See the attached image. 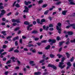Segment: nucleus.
<instances>
[{
  "label": "nucleus",
  "instance_id": "nucleus-1",
  "mask_svg": "<svg viewBox=\"0 0 75 75\" xmlns=\"http://www.w3.org/2000/svg\"><path fill=\"white\" fill-rule=\"evenodd\" d=\"M61 26L62 25L60 23H57V25L56 26V29L58 31V32L59 33L61 34Z\"/></svg>",
  "mask_w": 75,
  "mask_h": 75
},
{
  "label": "nucleus",
  "instance_id": "nucleus-2",
  "mask_svg": "<svg viewBox=\"0 0 75 75\" xmlns=\"http://www.w3.org/2000/svg\"><path fill=\"white\" fill-rule=\"evenodd\" d=\"M64 60H61V62L59 63V68H61V69H63L65 67V65H64L62 66V65H64Z\"/></svg>",
  "mask_w": 75,
  "mask_h": 75
},
{
  "label": "nucleus",
  "instance_id": "nucleus-3",
  "mask_svg": "<svg viewBox=\"0 0 75 75\" xmlns=\"http://www.w3.org/2000/svg\"><path fill=\"white\" fill-rule=\"evenodd\" d=\"M48 67H51V68H52L53 69H57V68L56 66H55L54 65L51 64H49L48 65Z\"/></svg>",
  "mask_w": 75,
  "mask_h": 75
},
{
  "label": "nucleus",
  "instance_id": "nucleus-4",
  "mask_svg": "<svg viewBox=\"0 0 75 75\" xmlns=\"http://www.w3.org/2000/svg\"><path fill=\"white\" fill-rule=\"evenodd\" d=\"M25 10H24L23 11L24 13H28V10H29V9H28V7H27L26 6H25Z\"/></svg>",
  "mask_w": 75,
  "mask_h": 75
},
{
  "label": "nucleus",
  "instance_id": "nucleus-5",
  "mask_svg": "<svg viewBox=\"0 0 75 75\" xmlns=\"http://www.w3.org/2000/svg\"><path fill=\"white\" fill-rule=\"evenodd\" d=\"M38 30H34L32 32L31 34H38Z\"/></svg>",
  "mask_w": 75,
  "mask_h": 75
},
{
  "label": "nucleus",
  "instance_id": "nucleus-6",
  "mask_svg": "<svg viewBox=\"0 0 75 75\" xmlns=\"http://www.w3.org/2000/svg\"><path fill=\"white\" fill-rule=\"evenodd\" d=\"M69 1L70 2V4L71 5H75V3L72 1V0H69Z\"/></svg>",
  "mask_w": 75,
  "mask_h": 75
},
{
  "label": "nucleus",
  "instance_id": "nucleus-7",
  "mask_svg": "<svg viewBox=\"0 0 75 75\" xmlns=\"http://www.w3.org/2000/svg\"><path fill=\"white\" fill-rule=\"evenodd\" d=\"M6 33V31H2L1 32V34H3L5 36L7 35V33Z\"/></svg>",
  "mask_w": 75,
  "mask_h": 75
},
{
  "label": "nucleus",
  "instance_id": "nucleus-8",
  "mask_svg": "<svg viewBox=\"0 0 75 75\" xmlns=\"http://www.w3.org/2000/svg\"><path fill=\"white\" fill-rule=\"evenodd\" d=\"M34 74V75H39L41 74V73L39 71H38V72H35Z\"/></svg>",
  "mask_w": 75,
  "mask_h": 75
},
{
  "label": "nucleus",
  "instance_id": "nucleus-9",
  "mask_svg": "<svg viewBox=\"0 0 75 75\" xmlns=\"http://www.w3.org/2000/svg\"><path fill=\"white\" fill-rule=\"evenodd\" d=\"M32 37L33 38H34L35 41H38V40H39V38H35V36H33Z\"/></svg>",
  "mask_w": 75,
  "mask_h": 75
},
{
  "label": "nucleus",
  "instance_id": "nucleus-10",
  "mask_svg": "<svg viewBox=\"0 0 75 75\" xmlns=\"http://www.w3.org/2000/svg\"><path fill=\"white\" fill-rule=\"evenodd\" d=\"M67 33L69 35H72L74 33L72 32L69 31L67 32Z\"/></svg>",
  "mask_w": 75,
  "mask_h": 75
},
{
  "label": "nucleus",
  "instance_id": "nucleus-11",
  "mask_svg": "<svg viewBox=\"0 0 75 75\" xmlns=\"http://www.w3.org/2000/svg\"><path fill=\"white\" fill-rule=\"evenodd\" d=\"M67 13V11H63L62 12V14L63 15L65 16L66 15V13Z\"/></svg>",
  "mask_w": 75,
  "mask_h": 75
},
{
  "label": "nucleus",
  "instance_id": "nucleus-12",
  "mask_svg": "<svg viewBox=\"0 0 75 75\" xmlns=\"http://www.w3.org/2000/svg\"><path fill=\"white\" fill-rule=\"evenodd\" d=\"M55 55L52 54H51L50 55V57L52 58H54V57H55Z\"/></svg>",
  "mask_w": 75,
  "mask_h": 75
},
{
  "label": "nucleus",
  "instance_id": "nucleus-13",
  "mask_svg": "<svg viewBox=\"0 0 75 75\" xmlns=\"http://www.w3.org/2000/svg\"><path fill=\"white\" fill-rule=\"evenodd\" d=\"M1 13L2 14H3L4 15V14H5L6 13V11H5L3 9L1 11Z\"/></svg>",
  "mask_w": 75,
  "mask_h": 75
},
{
  "label": "nucleus",
  "instance_id": "nucleus-14",
  "mask_svg": "<svg viewBox=\"0 0 75 75\" xmlns=\"http://www.w3.org/2000/svg\"><path fill=\"white\" fill-rule=\"evenodd\" d=\"M18 36H17L16 37L13 38V40H12V41H16V40H17V39H18Z\"/></svg>",
  "mask_w": 75,
  "mask_h": 75
},
{
  "label": "nucleus",
  "instance_id": "nucleus-15",
  "mask_svg": "<svg viewBox=\"0 0 75 75\" xmlns=\"http://www.w3.org/2000/svg\"><path fill=\"white\" fill-rule=\"evenodd\" d=\"M67 41L66 42V44L68 45V44H69V39L68 38L67 40Z\"/></svg>",
  "mask_w": 75,
  "mask_h": 75
},
{
  "label": "nucleus",
  "instance_id": "nucleus-16",
  "mask_svg": "<svg viewBox=\"0 0 75 75\" xmlns=\"http://www.w3.org/2000/svg\"><path fill=\"white\" fill-rule=\"evenodd\" d=\"M48 6V4H44L42 6V8H45Z\"/></svg>",
  "mask_w": 75,
  "mask_h": 75
},
{
  "label": "nucleus",
  "instance_id": "nucleus-17",
  "mask_svg": "<svg viewBox=\"0 0 75 75\" xmlns=\"http://www.w3.org/2000/svg\"><path fill=\"white\" fill-rule=\"evenodd\" d=\"M57 56L59 58H61V57H62V55H60V54H57Z\"/></svg>",
  "mask_w": 75,
  "mask_h": 75
},
{
  "label": "nucleus",
  "instance_id": "nucleus-18",
  "mask_svg": "<svg viewBox=\"0 0 75 75\" xmlns=\"http://www.w3.org/2000/svg\"><path fill=\"white\" fill-rule=\"evenodd\" d=\"M24 24L25 25H29L30 24V23L28 21H25L24 22Z\"/></svg>",
  "mask_w": 75,
  "mask_h": 75
},
{
  "label": "nucleus",
  "instance_id": "nucleus-19",
  "mask_svg": "<svg viewBox=\"0 0 75 75\" xmlns=\"http://www.w3.org/2000/svg\"><path fill=\"white\" fill-rule=\"evenodd\" d=\"M20 19H16V22L17 23H20L21 22L20 21Z\"/></svg>",
  "mask_w": 75,
  "mask_h": 75
},
{
  "label": "nucleus",
  "instance_id": "nucleus-20",
  "mask_svg": "<svg viewBox=\"0 0 75 75\" xmlns=\"http://www.w3.org/2000/svg\"><path fill=\"white\" fill-rule=\"evenodd\" d=\"M50 45H48L45 48V50H48L49 49H50Z\"/></svg>",
  "mask_w": 75,
  "mask_h": 75
},
{
  "label": "nucleus",
  "instance_id": "nucleus-21",
  "mask_svg": "<svg viewBox=\"0 0 75 75\" xmlns=\"http://www.w3.org/2000/svg\"><path fill=\"white\" fill-rule=\"evenodd\" d=\"M48 12H49V10L46 11L44 13V14H45V15H47V14H48Z\"/></svg>",
  "mask_w": 75,
  "mask_h": 75
},
{
  "label": "nucleus",
  "instance_id": "nucleus-22",
  "mask_svg": "<svg viewBox=\"0 0 75 75\" xmlns=\"http://www.w3.org/2000/svg\"><path fill=\"white\" fill-rule=\"evenodd\" d=\"M66 55H67V57L68 58H69V57H70V54H69L68 52H67L66 53Z\"/></svg>",
  "mask_w": 75,
  "mask_h": 75
},
{
  "label": "nucleus",
  "instance_id": "nucleus-23",
  "mask_svg": "<svg viewBox=\"0 0 75 75\" xmlns=\"http://www.w3.org/2000/svg\"><path fill=\"white\" fill-rule=\"evenodd\" d=\"M60 4H61V2L59 1V2H57L55 4L56 5H59Z\"/></svg>",
  "mask_w": 75,
  "mask_h": 75
},
{
  "label": "nucleus",
  "instance_id": "nucleus-24",
  "mask_svg": "<svg viewBox=\"0 0 75 75\" xmlns=\"http://www.w3.org/2000/svg\"><path fill=\"white\" fill-rule=\"evenodd\" d=\"M34 46L32 44L28 45H27V47H29V48H30V47H34Z\"/></svg>",
  "mask_w": 75,
  "mask_h": 75
},
{
  "label": "nucleus",
  "instance_id": "nucleus-25",
  "mask_svg": "<svg viewBox=\"0 0 75 75\" xmlns=\"http://www.w3.org/2000/svg\"><path fill=\"white\" fill-rule=\"evenodd\" d=\"M11 60H9V61H8L6 63V64L7 65L8 64H10L11 63Z\"/></svg>",
  "mask_w": 75,
  "mask_h": 75
},
{
  "label": "nucleus",
  "instance_id": "nucleus-26",
  "mask_svg": "<svg viewBox=\"0 0 75 75\" xmlns=\"http://www.w3.org/2000/svg\"><path fill=\"white\" fill-rule=\"evenodd\" d=\"M14 52L18 53V52H19V50L17 49H16L14 50Z\"/></svg>",
  "mask_w": 75,
  "mask_h": 75
},
{
  "label": "nucleus",
  "instance_id": "nucleus-27",
  "mask_svg": "<svg viewBox=\"0 0 75 75\" xmlns=\"http://www.w3.org/2000/svg\"><path fill=\"white\" fill-rule=\"evenodd\" d=\"M67 64L68 66H69V67H71V62H68L67 63Z\"/></svg>",
  "mask_w": 75,
  "mask_h": 75
},
{
  "label": "nucleus",
  "instance_id": "nucleus-28",
  "mask_svg": "<svg viewBox=\"0 0 75 75\" xmlns=\"http://www.w3.org/2000/svg\"><path fill=\"white\" fill-rule=\"evenodd\" d=\"M64 42H59V45L60 46H61V45H62V44L63 43H64Z\"/></svg>",
  "mask_w": 75,
  "mask_h": 75
},
{
  "label": "nucleus",
  "instance_id": "nucleus-29",
  "mask_svg": "<svg viewBox=\"0 0 75 75\" xmlns=\"http://www.w3.org/2000/svg\"><path fill=\"white\" fill-rule=\"evenodd\" d=\"M47 42V40H44L42 41V43H46Z\"/></svg>",
  "mask_w": 75,
  "mask_h": 75
},
{
  "label": "nucleus",
  "instance_id": "nucleus-30",
  "mask_svg": "<svg viewBox=\"0 0 75 75\" xmlns=\"http://www.w3.org/2000/svg\"><path fill=\"white\" fill-rule=\"evenodd\" d=\"M44 61H45V59H43V60H40L39 62L40 63H42V62H44Z\"/></svg>",
  "mask_w": 75,
  "mask_h": 75
},
{
  "label": "nucleus",
  "instance_id": "nucleus-31",
  "mask_svg": "<svg viewBox=\"0 0 75 75\" xmlns=\"http://www.w3.org/2000/svg\"><path fill=\"white\" fill-rule=\"evenodd\" d=\"M56 42V40H55L52 39V43H55Z\"/></svg>",
  "mask_w": 75,
  "mask_h": 75
},
{
  "label": "nucleus",
  "instance_id": "nucleus-32",
  "mask_svg": "<svg viewBox=\"0 0 75 75\" xmlns=\"http://www.w3.org/2000/svg\"><path fill=\"white\" fill-rule=\"evenodd\" d=\"M70 26H71V27H75V24H72L70 25Z\"/></svg>",
  "mask_w": 75,
  "mask_h": 75
},
{
  "label": "nucleus",
  "instance_id": "nucleus-33",
  "mask_svg": "<svg viewBox=\"0 0 75 75\" xmlns=\"http://www.w3.org/2000/svg\"><path fill=\"white\" fill-rule=\"evenodd\" d=\"M15 6L16 7H18V8L20 7V5H19V4H16V5H15Z\"/></svg>",
  "mask_w": 75,
  "mask_h": 75
},
{
  "label": "nucleus",
  "instance_id": "nucleus-34",
  "mask_svg": "<svg viewBox=\"0 0 75 75\" xmlns=\"http://www.w3.org/2000/svg\"><path fill=\"white\" fill-rule=\"evenodd\" d=\"M12 21L13 23H16V20L13 19L12 20Z\"/></svg>",
  "mask_w": 75,
  "mask_h": 75
},
{
  "label": "nucleus",
  "instance_id": "nucleus-35",
  "mask_svg": "<svg viewBox=\"0 0 75 75\" xmlns=\"http://www.w3.org/2000/svg\"><path fill=\"white\" fill-rule=\"evenodd\" d=\"M43 2V0H40L38 2L39 4H40L41 3H42Z\"/></svg>",
  "mask_w": 75,
  "mask_h": 75
},
{
  "label": "nucleus",
  "instance_id": "nucleus-36",
  "mask_svg": "<svg viewBox=\"0 0 75 75\" xmlns=\"http://www.w3.org/2000/svg\"><path fill=\"white\" fill-rule=\"evenodd\" d=\"M13 50L14 48H11L10 50H9L8 51L9 52H11V51H13Z\"/></svg>",
  "mask_w": 75,
  "mask_h": 75
},
{
  "label": "nucleus",
  "instance_id": "nucleus-37",
  "mask_svg": "<svg viewBox=\"0 0 75 75\" xmlns=\"http://www.w3.org/2000/svg\"><path fill=\"white\" fill-rule=\"evenodd\" d=\"M32 51L33 52V53H35L36 52V50L35 49H34Z\"/></svg>",
  "mask_w": 75,
  "mask_h": 75
},
{
  "label": "nucleus",
  "instance_id": "nucleus-38",
  "mask_svg": "<svg viewBox=\"0 0 75 75\" xmlns=\"http://www.w3.org/2000/svg\"><path fill=\"white\" fill-rule=\"evenodd\" d=\"M49 28V27H48V26H47L46 27L45 30H46V31H48V30Z\"/></svg>",
  "mask_w": 75,
  "mask_h": 75
},
{
  "label": "nucleus",
  "instance_id": "nucleus-39",
  "mask_svg": "<svg viewBox=\"0 0 75 75\" xmlns=\"http://www.w3.org/2000/svg\"><path fill=\"white\" fill-rule=\"evenodd\" d=\"M19 29H20V28L18 27L15 28V31H17V30H18Z\"/></svg>",
  "mask_w": 75,
  "mask_h": 75
},
{
  "label": "nucleus",
  "instance_id": "nucleus-40",
  "mask_svg": "<svg viewBox=\"0 0 75 75\" xmlns=\"http://www.w3.org/2000/svg\"><path fill=\"white\" fill-rule=\"evenodd\" d=\"M19 42L21 44H23V39H21L19 40Z\"/></svg>",
  "mask_w": 75,
  "mask_h": 75
},
{
  "label": "nucleus",
  "instance_id": "nucleus-41",
  "mask_svg": "<svg viewBox=\"0 0 75 75\" xmlns=\"http://www.w3.org/2000/svg\"><path fill=\"white\" fill-rule=\"evenodd\" d=\"M49 73H48V72H45V73H43V75H48V74Z\"/></svg>",
  "mask_w": 75,
  "mask_h": 75
},
{
  "label": "nucleus",
  "instance_id": "nucleus-42",
  "mask_svg": "<svg viewBox=\"0 0 75 75\" xmlns=\"http://www.w3.org/2000/svg\"><path fill=\"white\" fill-rule=\"evenodd\" d=\"M56 39L57 41H59L60 40V38L59 36H58L57 37Z\"/></svg>",
  "mask_w": 75,
  "mask_h": 75
},
{
  "label": "nucleus",
  "instance_id": "nucleus-43",
  "mask_svg": "<svg viewBox=\"0 0 75 75\" xmlns=\"http://www.w3.org/2000/svg\"><path fill=\"white\" fill-rule=\"evenodd\" d=\"M49 27L50 28L53 27V25L52 24H50L49 25Z\"/></svg>",
  "mask_w": 75,
  "mask_h": 75
},
{
  "label": "nucleus",
  "instance_id": "nucleus-44",
  "mask_svg": "<svg viewBox=\"0 0 75 75\" xmlns=\"http://www.w3.org/2000/svg\"><path fill=\"white\" fill-rule=\"evenodd\" d=\"M7 48V45H4L3 46V48Z\"/></svg>",
  "mask_w": 75,
  "mask_h": 75
},
{
  "label": "nucleus",
  "instance_id": "nucleus-45",
  "mask_svg": "<svg viewBox=\"0 0 75 75\" xmlns=\"http://www.w3.org/2000/svg\"><path fill=\"white\" fill-rule=\"evenodd\" d=\"M45 21V20L44 19H42L41 20V22H43Z\"/></svg>",
  "mask_w": 75,
  "mask_h": 75
},
{
  "label": "nucleus",
  "instance_id": "nucleus-46",
  "mask_svg": "<svg viewBox=\"0 0 75 75\" xmlns=\"http://www.w3.org/2000/svg\"><path fill=\"white\" fill-rule=\"evenodd\" d=\"M40 19H37V22L38 23V24H40Z\"/></svg>",
  "mask_w": 75,
  "mask_h": 75
},
{
  "label": "nucleus",
  "instance_id": "nucleus-47",
  "mask_svg": "<svg viewBox=\"0 0 75 75\" xmlns=\"http://www.w3.org/2000/svg\"><path fill=\"white\" fill-rule=\"evenodd\" d=\"M0 8L1 9H4V6H0Z\"/></svg>",
  "mask_w": 75,
  "mask_h": 75
},
{
  "label": "nucleus",
  "instance_id": "nucleus-48",
  "mask_svg": "<svg viewBox=\"0 0 75 75\" xmlns=\"http://www.w3.org/2000/svg\"><path fill=\"white\" fill-rule=\"evenodd\" d=\"M11 14H12L11 12H9V13L7 14V16H10V15H11Z\"/></svg>",
  "mask_w": 75,
  "mask_h": 75
},
{
  "label": "nucleus",
  "instance_id": "nucleus-49",
  "mask_svg": "<svg viewBox=\"0 0 75 75\" xmlns=\"http://www.w3.org/2000/svg\"><path fill=\"white\" fill-rule=\"evenodd\" d=\"M15 69H20V67H19L17 66L15 68Z\"/></svg>",
  "mask_w": 75,
  "mask_h": 75
},
{
  "label": "nucleus",
  "instance_id": "nucleus-50",
  "mask_svg": "<svg viewBox=\"0 0 75 75\" xmlns=\"http://www.w3.org/2000/svg\"><path fill=\"white\" fill-rule=\"evenodd\" d=\"M8 71H7L5 72L4 74H5V75H8Z\"/></svg>",
  "mask_w": 75,
  "mask_h": 75
},
{
  "label": "nucleus",
  "instance_id": "nucleus-51",
  "mask_svg": "<svg viewBox=\"0 0 75 75\" xmlns=\"http://www.w3.org/2000/svg\"><path fill=\"white\" fill-rule=\"evenodd\" d=\"M24 4H25V5H28V2H27L26 1H25V3Z\"/></svg>",
  "mask_w": 75,
  "mask_h": 75
},
{
  "label": "nucleus",
  "instance_id": "nucleus-52",
  "mask_svg": "<svg viewBox=\"0 0 75 75\" xmlns=\"http://www.w3.org/2000/svg\"><path fill=\"white\" fill-rule=\"evenodd\" d=\"M71 42H75V39H74L73 40H71Z\"/></svg>",
  "mask_w": 75,
  "mask_h": 75
},
{
  "label": "nucleus",
  "instance_id": "nucleus-53",
  "mask_svg": "<svg viewBox=\"0 0 75 75\" xmlns=\"http://www.w3.org/2000/svg\"><path fill=\"white\" fill-rule=\"evenodd\" d=\"M38 54H39V55H42V52H38Z\"/></svg>",
  "mask_w": 75,
  "mask_h": 75
},
{
  "label": "nucleus",
  "instance_id": "nucleus-54",
  "mask_svg": "<svg viewBox=\"0 0 75 75\" xmlns=\"http://www.w3.org/2000/svg\"><path fill=\"white\" fill-rule=\"evenodd\" d=\"M33 7V5L32 4H30L29 6H28V8H31Z\"/></svg>",
  "mask_w": 75,
  "mask_h": 75
},
{
  "label": "nucleus",
  "instance_id": "nucleus-55",
  "mask_svg": "<svg viewBox=\"0 0 75 75\" xmlns=\"http://www.w3.org/2000/svg\"><path fill=\"white\" fill-rule=\"evenodd\" d=\"M73 61H74V57H72V58L70 59V61H71V62H72Z\"/></svg>",
  "mask_w": 75,
  "mask_h": 75
},
{
  "label": "nucleus",
  "instance_id": "nucleus-56",
  "mask_svg": "<svg viewBox=\"0 0 75 75\" xmlns=\"http://www.w3.org/2000/svg\"><path fill=\"white\" fill-rule=\"evenodd\" d=\"M34 63V61H30V64H33Z\"/></svg>",
  "mask_w": 75,
  "mask_h": 75
},
{
  "label": "nucleus",
  "instance_id": "nucleus-57",
  "mask_svg": "<svg viewBox=\"0 0 75 75\" xmlns=\"http://www.w3.org/2000/svg\"><path fill=\"white\" fill-rule=\"evenodd\" d=\"M49 30L50 31H53V30H54V28H50L49 29Z\"/></svg>",
  "mask_w": 75,
  "mask_h": 75
},
{
  "label": "nucleus",
  "instance_id": "nucleus-58",
  "mask_svg": "<svg viewBox=\"0 0 75 75\" xmlns=\"http://www.w3.org/2000/svg\"><path fill=\"white\" fill-rule=\"evenodd\" d=\"M15 44L16 45V46L18 45V42H17V41H16L15 42Z\"/></svg>",
  "mask_w": 75,
  "mask_h": 75
},
{
  "label": "nucleus",
  "instance_id": "nucleus-59",
  "mask_svg": "<svg viewBox=\"0 0 75 75\" xmlns=\"http://www.w3.org/2000/svg\"><path fill=\"white\" fill-rule=\"evenodd\" d=\"M48 18L49 19V20H50V21H51V20H52V18L51 17H48Z\"/></svg>",
  "mask_w": 75,
  "mask_h": 75
},
{
  "label": "nucleus",
  "instance_id": "nucleus-60",
  "mask_svg": "<svg viewBox=\"0 0 75 75\" xmlns=\"http://www.w3.org/2000/svg\"><path fill=\"white\" fill-rule=\"evenodd\" d=\"M36 23H37V22H36V21H34L33 22V24L34 25H35V24H36Z\"/></svg>",
  "mask_w": 75,
  "mask_h": 75
},
{
  "label": "nucleus",
  "instance_id": "nucleus-61",
  "mask_svg": "<svg viewBox=\"0 0 75 75\" xmlns=\"http://www.w3.org/2000/svg\"><path fill=\"white\" fill-rule=\"evenodd\" d=\"M16 25L17 23H14L13 24V26H16Z\"/></svg>",
  "mask_w": 75,
  "mask_h": 75
},
{
  "label": "nucleus",
  "instance_id": "nucleus-62",
  "mask_svg": "<svg viewBox=\"0 0 75 75\" xmlns=\"http://www.w3.org/2000/svg\"><path fill=\"white\" fill-rule=\"evenodd\" d=\"M2 20L3 21H6V18H2Z\"/></svg>",
  "mask_w": 75,
  "mask_h": 75
},
{
  "label": "nucleus",
  "instance_id": "nucleus-63",
  "mask_svg": "<svg viewBox=\"0 0 75 75\" xmlns=\"http://www.w3.org/2000/svg\"><path fill=\"white\" fill-rule=\"evenodd\" d=\"M11 59H12V60H13L14 59H15V57H12L11 58Z\"/></svg>",
  "mask_w": 75,
  "mask_h": 75
},
{
  "label": "nucleus",
  "instance_id": "nucleus-64",
  "mask_svg": "<svg viewBox=\"0 0 75 75\" xmlns=\"http://www.w3.org/2000/svg\"><path fill=\"white\" fill-rule=\"evenodd\" d=\"M7 54V52H3V53L2 54V55H5V54Z\"/></svg>",
  "mask_w": 75,
  "mask_h": 75
}]
</instances>
